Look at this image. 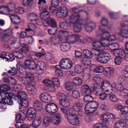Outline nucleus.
Listing matches in <instances>:
<instances>
[{
	"mask_svg": "<svg viewBox=\"0 0 128 128\" xmlns=\"http://www.w3.org/2000/svg\"><path fill=\"white\" fill-rule=\"evenodd\" d=\"M83 106L82 103L76 102L71 108H62L61 110L68 121L71 124L76 125L79 122L78 116L76 114V108L80 109Z\"/></svg>",
	"mask_w": 128,
	"mask_h": 128,
	"instance_id": "nucleus-1",
	"label": "nucleus"
},
{
	"mask_svg": "<svg viewBox=\"0 0 128 128\" xmlns=\"http://www.w3.org/2000/svg\"><path fill=\"white\" fill-rule=\"evenodd\" d=\"M12 53L15 57L18 59H21L23 57L22 54L20 52L12 51Z\"/></svg>",
	"mask_w": 128,
	"mask_h": 128,
	"instance_id": "nucleus-49",
	"label": "nucleus"
},
{
	"mask_svg": "<svg viewBox=\"0 0 128 128\" xmlns=\"http://www.w3.org/2000/svg\"><path fill=\"white\" fill-rule=\"evenodd\" d=\"M25 111L21 110H20V113H18L16 116V119L17 120L23 121L25 118Z\"/></svg>",
	"mask_w": 128,
	"mask_h": 128,
	"instance_id": "nucleus-26",
	"label": "nucleus"
},
{
	"mask_svg": "<svg viewBox=\"0 0 128 128\" xmlns=\"http://www.w3.org/2000/svg\"><path fill=\"white\" fill-rule=\"evenodd\" d=\"M42 119L40 116H36L33 119L32 126L33 128L38 127L41 124Z\"/></svg>",
	"mask_w": 128,
	"mask_h": 128,
	"instance_id": "nucleus-21",
	"label": "nucleus"
},
{
	"mask_svg": "<svg viewBox=\"0 0 128 128\" xmlns=\"http://www.w3.org/2000/svg\"><path fill=\"white\" fill-rule=\"evenodd\" d=\"M93 70L95 73H101L104 71V68L102 66H97Z\"/></svg>",
	"mask_w": 128,
	"mask_h": 128,
	"instance_id": "nucleus-50",
	"label": "nucleus"
},
{
	"mask_svg": "<svg viewBox=\"0 0 128 128\" xmlns=\"http://www.w3.org/2000/svg\"><path fill=\"white\" fill-rule=\"evenodd\" d=\"M0 58H2L4 60L5 59L6 61L9 60L12 61L14 59V57L12 55L5 52H2L0 54Z\"/></svg>",
	"mask_w": 128,
	"mask_h": 128,
	"instance_id": "nucleus-19",
	"label": "nucleus"
},
{
	"mask_svg": "<svg viewBox=\"0 0 128 128\" xmlns=\"http://www.w3.org/2000/svg\"><path fill=\"white\" fill-rule=\"evenodd\" d=\"M12 44L13 47L16 49H18L20 46V43L17 42L16 39H14L12 40Z\"/></svg>",
	"mask_w": 128,
	"mask_h": 128,
	"instance_id": "nucleus-56",
	"label": "nucleus"
},
{
	"mask_svg": "<svg viewBox=\"0 0 128 128\" xmlns=\"http://www.w3.org/2000/svg\"><path fill=\"white\" fill-rule=\"evenodd\" d=\"M27 18L31 21L35 20L38 18L37 15L33 13H28L27 15Z\"/></svg>",
	"mask_w": 128,
	"mask_h": 128,
	"instance_id": "nucleus-37",
	"label": "nucleus"
},
{
	"mask_svg": "<svg viewBox=\"0 0 128 128\" xmlns=\"http://www.w3.org/2000/svg\"><path fill=\"white\" fill-rule=\"evenodd\" d=\"M92 46L94 49L93 51L95 52L94 55L98 56L96 58L97 60L102 64L107 63L110 60V56L109 53L103 51L105 49L104 46H102L93 42Z\"/></svg>",
	"mask_w": 128,
	"mask_h": 128,
	"instance_id": "nucleus-2",
	"label": "nucleus"
},
{
	"mask_svg": "<svg viewBox=\"0 0 128 128\" xmlns=\"http://www.w3.org/2000/svg\"><path fill=\"white\" fill-rule=\"evenodd\" d=\"M119 34L122 37L128 38V30H121Z\"/></svg>",
	"mask_w": 128,
	"mask_h": 128,
	"instance_id": "nucleus-53",
	"label": "nucleus"
},
{
	"mask_svg": "<svg viewBox=\"0 0 128 128\" xmlns=\"http://www.w3.org/2000/svg\"><path fill=\"white\" fill-rule=\"evenodd\" d=\"M46 9H44V10H40L42 12L40 15V18L43 20H46L50 16V14L46 10Z\"/></svg>",
	"mask_w": 128,
	"mask_h": 128,
	"instance_id": "nucleus-22",
	"label": "nucleus"
},
{
	"mask_svg": "<svg viewBox=\"0 0 128 128\" xmlns=\"http://www.w3.org/2000/svg\"><path fill=\"white\" fill-rule=\"evenodd\" d=\"M98 107V104L96 102H91L86 104L84 108L85 111L88 114L94 112Z\"/></svg>",
	"mask_w": 128,
	"mask_h": 128,
	"instance_id": "nucleus-8",
	"label": "nucleus"
},
{
	"mask_svg": "<svg viewBox=\"0 0 128 128\" xmlns=\"http://www.w3.org/2000/svg\"><path fill=\"white\" fill-rule=\"evenodd\" d=\"M26 99H20V101H18L19 106V109L20 108V107H22V106H24L25 107H27L28 106V103Z\"/></svg>",
	"mask_w": 128,
	"mask_h": 128,
	"instance_id": "nucleus-35",
	"label": "nucleus"
},
{
	"mask_svg": "<svg viewBox=\"0 0 128 128\" xmlns=\"http://www.w3.org/2000/svg\"><path fill=\"white\" fill-rule=\"evenodd\" d=\"M5 94H8V96H5V98H2V102L5 104H8L9 105H12L13 104V101L11 100V99L13 98L14 99H17L15 97V94L12 93H8L6 92Z\"/></svg>",
	"mask_w": 128,
	"mask_h": 128,
	"instance_id": "nucleus-12",
	"label": "nucleus"
},
{
	"mask_svg": "<svg viewBox=\"0 0 128 128\" xmlns=\"http://www.w3.org/2000/svg\"><path fill=\"white\" fill-rule=\"evenodd\" d=\"M82 88L83 90L84 91L86 94H89L91 93V91L90 90L89 86L87 84H85L82 86Z\"/></svg>",
	"mask_w": 128,
	"mask_h": 128,
	"instance_id": "nucleus-51",
	"label": "nucleus"
},
{
	"mask_svg": "<svg viewBox=\"0 0 128 128\" xmlns=\"http://www.w3.org/2000/svg\"><path fill=\"white\" fill-rule=\"evenodd\" d=\"M45 90L48 92H54L56 90L55 85L53 83L45 87Z\"/></svg>",
	"mask_w": 128,
	"mask_h": 128,
	"instance_id": "nucleus-41",
	"label": "nucleus"
},
{
	"mask_svg": "<svg viewBox=\"0 0 128 128\" xmlns=\"http://www.w3.org/2000/svg\"><path fill=\"white\" fill-rule=\"evenodd\" d=\"M59 65L61 69L68 70L71 68L73 67V62L68 58H64L61 60Z\"/></svg>",
	"mask_w": 128,
	"mask_h": 128,
	"instance_id": "nucleus-9",
	"label": "nucleus"
},
{
	"mask_svg": "<svg viewBox=\"0 0 128 128\" xmlns=\"http://www.w3.org/2000/svg\"><path fill=\"white\" fill-rule=\"evenodd\" d=\"M108 114L106 113L102 115L100 117V119L102 121L105 123L108 122L109 119L108 117Z\"/></svg>",
	"mask_w": 128,
	"mask_h": 128,
	"instance_id": "nucleus-52",
	"label": "nucleus"
},
{
	"mask_svg": "<svg viewBox=\"0 0 128 128\" xmlns=\"http://www.w3.org/2000/svg\"><path fill=\"white\" fill-rule=\"evenodd\" d=\"M114 88L118 92L120 97L126 98L128 97V88L124 87L122 83L116 84Z\"/></svg>",
	"mask_w": 128,
	"mask_h": 128,
	"instance_id": "nucleus-7",
	"label": "nucleus"
},
{
	"mask_svg": "<svg viewBox=\"0 0 128 128\" xmlns=\"http://www.w3.org/2000/svg\"><path fill=\"white\" fill-rule=\"evenodd\" d=\"M10 87L6 84H2L0 86V90H10Z\"/></svg>",
	"mask_w": 128,
	"mask_h": 128,
	"instance_id": "nucleus-63",
	"label": "nucleus"
},
{
	"mask_svg": "<svg viewBox=\"0 0 128 128\" xmlns=\"http://www.w3.org/2000/svg\"><path fill=\"white\" fill-rule=\"evenodd\" d=\"M83 69L82 66L79 64L76 65L74 69L75 72L78 74H80L83 71Z\"/></svg>",
	"mask_w": 128,
	"mask_h": 128,
	"instance_id": "nucleus-47",
	"label": "nucleus"
},
{
	"mask_svg": "<svg viewBox=\"0 0 128 128\" xmlns=\"http://www.w3.org/2000/svg\"><path fill=\"white\" fill-rule=\"evenodd\" d=\"M93 128H108V127L106 124L99 123L95 124Z\"/></svg>",
	"mask_w": 128,
	"mask_h": 128,
	"instance_id": "nucleus-64",
	"label": "nucleus"
},
{
	"mask_svg": "<svg viewBox=\"0 0 128 128\" xmlns=\"http://www.w3.org/2000/svg\"><path fill=\"white\" fill-rule=\"evenodd\" d=\"M56 14L59 18H64L68 15L67 9L65 7H59L58 8Z\"/></svg>",
	"mask_w": 128,
	"mask_h": 128,
	"instance_id": "nucleus-11",
	"label": "nucleus"
},
{
	"mask_svg": "<svg viewBox=\"0 0 128 128\" xmlns=\"http://www.w3.org/2000/svg\"><path fill=\"white\" fill-rule=\"evenodd\" d=\"M17 70H19L22 74H24L26 72V70L25 67L23 65L18 64L17 65Z\"/></svg>",
	"mask_w": 128,
	"mask_h": 128,
	"instance_id": "nucleus-38",
	"label": "nucleus"
},
{
	"mask_svg": "<svg viewBox=\"0 0 128 128\" xmlns=\"http://www.w3.org/2000/svg\"><path fill=\"white\" fill-rule=\"evenodd\" d=\"M93 82L96 84L101 83L103 90L107 92H109L108 94L112 92V87L110 82L108 80L104 81L102 78L99 76H94L92 78Z\"/></svg>",
	"mask_w": 128,
	"mask_h": 128,
	"instance_id": "nucleus-4",
	"label": "nucleus"
},
{
	"mask_svg": "<svg viewBox=\"0 0 128 128\" xmlns=\"http://www.w3.org/2000/svg\"><path fill=\"white\" fill-rule=\"evenodd\" d=\"M59 103L61 106L65 107H68L70 105L69 101L67 98L66 97L62 101L60 102Z\"/></svg>",
	"mask_w": 128,
	"mask_h": 128,
	"instance_id": "nucleus-40",
	"label": "nucleus"
},
{
	"mask_svg": "<svg viewBox=\"0 0 128 128\" xmlns=\"http://www.w3.org/2000/svg\"><path fill=\"white\" fill-rule=\"evenodd\" d=\"M4 32L3 35L0 37L1 40L3 41H4V40L10 36L12 33V30L11 29H7L4 30Z\"/></svg>",
	"mask_w": 128,
	"mask_h": 128,
	"instance_id": "nucleus-32",
	"label": "nucleus"
},
{
	"mask_svg": "<svg viewBox=\"0 0 128 128\" xmlns=\"http://www.w3.org/2000/svg\"><path fill=\"white\" fill-rule=\"evenodd\" d=\"M114 69L111 67L106 68L104 70V75L107 77H109L114 73Z\"/></svg>",
	"mask_w": 128,
	"mask_h": 128,
	"instance_id": "nucleus-30",
	"label": "nucleus"
},
{
	"mask_svg": "<svg viewBox=\"0 0 128 128\" xmlns=\"http://www.w3.org/2000/svg\"><path fill=\"white\" fill-rule=\"evenodd\" d=\"M68 42H62L60 44V48L63 51H66L69 50L71 48V46Z\"/></svg>",
	"mask_w": 128,
	"mask_h": 128,
	"instance_id": "nucleus-27",
	"label": "nucleus"
},
{
	"mask_svg": "<svg viewBox=\"0 0 128 128\" xmlns=\"http://www.w3.org/2000/svg\"><path fill=\"white\" fill-rule=\"evenodd\" d=\"M40 100L44 102H48L51 100V97L49 94L47 92H44L40 94Z\"/></svg>",
	"mask_w": 128,
	"mask_h": 128,
	"instance_id": "nucleus-17",
	"label": "nucleus"
},
{
	"mask_svg": "<svg viewBox=\"0 0 128 128\" xmlns=\"http://www.w3.org/2000/svg\"><path fill=\"white\" fill-rule=\"evenodd\" d=\"M22 47L21 48V50L24 53L28 52L29 50V47L27 45L23 44H22Z\"/></svg>",
	"mask_w": 128,
	"mask_h": 128,
	"instance_id": "nucleus-59",
	"label": "nucleus"
},
{
	"mask_svg": "<svg viewBox=\"0 0 128 128\" xmlns=\"http://www.w3.org/2000/svg\"><path fill=\"white\" fill-rule=\"evenodd\" d=\"M101 26H99V30L101 31L102 33L100 35V39L98 41L94 40L93 42L101 46H104V47L108 45V42L115 40L117 39V37L114 35L108 34V31L105 30L104 29L102 28Z\"/></svg>",
	"mask_w": 128,
	"mask_h": 128,
	"instance_id": "nucleus-3",
	"label": "nucleus"
},
{
	"mask_svg": "<svg viewBox=\"0 0 128 128\" xmlns=\"http://www.w3.org/2000/svg\"><path fill=\"white\" fill-rule=\"evenodd\" d=\"M24 64L28 68L34 70L37 68V64L35 62L32 60H27L24 62Z\"/></svg>",
	"mask_w": 128,
	"mask_h": 128,
	"instance_id": "nucleus-18",
	"label": "nucleus"
},
{
	"mask_svg": "<svg viewBox=\"0 0 128 128\" xmlns=\"http://www.w3.org/2000/svg\"><path fill=\"white\" fill-rule=\"evenodd\" d=\"M91 86L93 88L94 91L96 92L95 94L96 95H97L102 90H103V92H106L103 90L102 86L101 87L100 85L98 84H91Z\"/></svg>",
	"mask_w": 128,
	"mask_h": 128,
	"instance_id": "nucleus-20",
	"label": "nucleus"
},
{
	"mask_svg": "<svg viewBox=\"0 0 128 128\" xmlns=\"http://www.w3.org/2000/svg\"><path fill=\"white\" fill-rule=\"evenodd\" d=\"M16 98H18V101H20V99H27V96L26 93L24 91H20L18 92L17 93V96L15 95Z\"/></svg>",
	"mask_w": 128,
	"mask_h": 128,
	"instance_id": "nucleus-29",
	"label": "nucleus"
},
{
	"mask_svg": "<svg viewBox=\"0 0 128 128\" xmlns=\"http://www.w3.org/2000/svg\"><path fill=\"white\" fill-rule=\"evenodd\" d=\"M26 80L29 82L28 83L26 86V89L28 93L33 95L36 93V90L35 86L32 84V82L34 78V74L31 73H28L26 76Z\"/></svg>",
	"mask_w": 128,
	"mask_h": 128,
	"instance_id": "nucleus-5",
	"label": "nucleus"
},
{
	"mask_svg": "<svg viewBox=\"0 0 128 128\" xmlns=\"http://www.w3.org/2000/svg\"><path fill=\"white\" fill-rule=\"evenodd\" d=\"M80 61L83 64L86 66H88L90 64L91 61L88 58H82L80 60Z\"/></svg>",
	"mask_w": 128,
	"mask_h": 128,
	"instance_id": "nucleus-48",
	"label": "nucleus"
},
{
	"mask_svg": "<svg viewBox=\"0 0 128 128\" xmlns=\"http://www.w3.org/2000/svg\"><path fill=\"white\" fill-rule=\"evenodd\" d=\"M69 21L68 23L69 24H75L83 22L84 20L82 19L79 14H74L70 16L69 18Z\"/></svg>",
	"mask_w": 128,
	"mask_h": 128,
	"instance_id": "nucleus-10",
	"label": "nucleus"
},
{
	"mask_svg": "<svg viewBox=\"0 0 128 128\" xmlns=\"http://www.w3.org/2000/svg\"><path fill=\"white\" fill-rule=\"evenodd\" d=\"M66 98L64 94L61 92H58L57 94V98L60 102L62 101Z\"/></svg>",
	"mask_w": 128,
	"mask_h": 128,
	"instance_id": "nucleus-58",
	"label": "nucleus"
},
{
	"mask_svg": "<svg viewBox=\"0 0 128 128\" xmlns=\"http://www.w3.org/2000/svg\"><path fill=\"white\" fill-rule=\"evenodd\" d=\"M37 67H39V72L40 74H42L46 68V65L44 62L42 61H39L37 64Z\"/></svg>",
	"mask_w": 128,
	"mask_h": 128,
	"instance_id": "nucleus-24",
	"label": "nucleus"
},
{
	"mask_svg": "<svg viewBox=\"0 0 128 128\" xmlns=\"http://www.w3.org/2000/svg\"><path fill=\"white\" fill-rule=\"evenodd\" d=\"M38 4L39 5L40 10H44L46 9L48 7V6L46 4L45 0H39Z\"/></svg>",
	"mask_w": 128,
	"mask_h": 128,
	"instance_id": "nucleus-28",
	"label": "nucleus"
},
{
	"mask_svg": "<svg viewBox=\"0 0 128 128\" xmlns=\"http://www.w3.org/2000/svg\"><path fill=\"white\" fill-rule=\"evenodd\" d=\"M17 70L15 68L13 67L11 68V70H8L7 72H4L3 74H5L8 75L13 76L17 73Z\"/></svg>",
	"mask_w": 128,
	"mask_h": 128,
	"instance_id": "nucleus-44",
	"label": "nucleus"
},
{
	"mask_svg": "<svg viewBox=\"0 0 128 128\" xmlns=\"http://www.w3.org/2000/svg\"><path fill=\"white\" fill-rule=\"evenodd\" d=\"M85 30L87 32H90L95 29L96 25L94 22L90 21L84 24Z\"/></svg>",
	"mask_w": 128,
	"mask_h": 128,
	"instance_id": "nucleus-15",
	"label": "nucleus"
},
{
	"mask_svg": "<svg viewBox=\"0 0 128 128\" xmlns=\"http://www.w3.org/2000/svg\"><path fill=\"white\" fill-rule=\"evenodd\" d=\"M10 17L12 22L15 24H18L20 22V18L16 14H11L10 16Z\"/></svg>",
	"mask_w": 128,
	"mask_h": 128,
	"instance_id": "nucleus-23",
	"label": "nucleus"
},
{
	"mask_svg": "<svg viewBox=\"0 0 128 128\" xmlns=\"http://www.w3.org/2000/svg\"><path fill=\"white\" fill-rule=\"evenodd\" d=\"M51 120V119L50 117L49 116H46L44 118L43 124L45 126H48Z\"/></svg>",
	"mask_w": 128,
	"mask_h": 128,
	"instance_id": "nucleus-43",
	"label": "nucleus"
},
{
	"mask_svg": "<svg viewBox=\"0 0 128 128\" xmlns=\"http://www.w3.org/2000/svg\"><path fill=\"white\" fill-rule=\"evenodd\" d=\"M93 49L92 50V52L88 50H83V53L86 58H91L93 55H94L95 52L93 51L94 50V49Z\"/></svg>",
	"mask_w": 128,
	"mask_h": 128,
	"instance_id": "nucleus-33",
	"label": "nucleus"
},
{
	"mask_svg": "<svg viewBox=\"0 0 128 128\" xmlns=\"http://www.w3.org/2000/svg\"><path fill=\"white\" fill-rule=\"evenodd\" d=\"M10 11V8L7 5L6 6H2L0 7V14L8 15Z\"/></svg>",
	"mask_w": 128,
	"mask_h": 128,
	"instance_id": "nucleus-31",
	"label": "nucleus"
},
{
	"mask_svg": "<svg viewBox=\"0 0 128 128\" xmlns=\"http://www.w3.org/2000/svg\"><path fill=\"white\" fill-rule=\"evenodd\" d=\"M36 114V110L34 108H31L27 110L26 116L28 120H32L34 118Z\"/></svg>",
	"mask_w": 128,
	"mask_h": 128,
	"instance_id": "nucleus-14",
	"label": "nucleus"
},
{
	"mask_svg": "<svg viewBox=\"0 0 128 128\" xmlns=\"http://www.w3.org/2000/svg\"><path fill=\"white\" fill-rule=\"evenodd\" d=\"M46 110L49 113H54L58 110L57 105L53 103L48 104L46 106Z\"/></svg>",
	"mask_w": 128,
	"mask_h": 128,
	"instance_id": "nucleus-13",
	"label": "nucleus"
},
{
	"mask_svg": "<svg viewBox=\"0 0 128 128\" xmlns=\"http://www.w3.org/2000/svg\"><path fill=\"white\" fill-rule=\"evenodd\" d=\"M68 39L70 43H74L78 42L84 44L87 41V39L84 36L78 34H71Z\"/></svg>",
	"mask_w": 128,
	"mask_h": 128,
	"instance_id": "nucleus-6",
	"label": "nucleus"
},
{
	"mask_svg": "<svg viewBox=\"0 0 128 128\" xmlns=\"http://www.w3.org/2000/svg\"><path fill=\"white\" fill-rule=\"evenodd\" d=\"M14 11L16 13L22 14L24 12L25 10L24 8L21 6H18L14 10Z\"/></svg>",
	"mask_w": 128,
	"mask_h": 128,
	"instance_id": "nucleus-55",
	"label": "nucleus"
},
{
	"mask_svg": "<svg viewBox=\"0 0 128 128\" xmlns=\"http://www.w3.org/2000/svg\"><path fill=\"white\" fill-rule=\"evenodd\" d=\"M82 80L79 77L74 78L72 80V83L74 86L80 85L82 84Z\"/></svg>",
	"mask_w": 128,
	"mask_h": 128,
	"instance_id": "nucleus-36",
	"label": "nucleus"
},
{
	"mask_svg": "<svg viewBox=\"0 0 128 128\" xmlns=\"http://www.w3.org/2000/svg\"><path fill=\"white\" fill-rule=\"evenodd\" d=\"M54 68L56 69L55 71L57 76H61L63 75V72L62 71L59 69L60 67L59 65L55 66Z\"/></svg>",
	"mask_w": 128,
	"mask_h": 128,
	"instance_id": "nucleus-45",
	"label": "nucleus"
},
{
	"mask_svg": "<svg viewBox=\"0 0 128 128\" xmlns=\"http://www.w3.org/2000/svg\"><path fill=\"white\" fill-rule=\"evenodd\" d=\"M60 32L64 38H65L66 40L70 43V40L68 38L70 35L68 36V32L66 31L61 30Z\"/></svg>",
	"mask_w": 128,
	"mask_h": 128,
	"instance_id": "nucleus-46",
	"label": "nucleus"
},
{
	"mask_svg": "<svg viewBox=\"0 0 128 128\" xmlns=\"http://www.w3.org/2000/svg\"><path fill=\"white\" fill-rule=\"evenodd\" d=\"M32 0H23L22 5L24 6H30Z\"/></svg>",
	"mask_w": 128,
	"mask_h": 128,
	"instance_id": "nucleus-62",
	"label": "nucleus"
},
{
	"mask_svg": "<svg viewBox=\"0 0 128 128\" xmlns=\"http://www.w3.org/2000/svg\"><path fill=\"white\" fill-rule=\"evenodd\" d=\"M100 23L102 25H100L98 26H101L102 27V28H104L103 26H106L108 23V20L104 17H103L100 20Z\"/></svg>",
	"mask_w": 128,
	"mask_h": 128,
	"instance_id": "nucleus-54",
	"label": "nucleus"
},
{
	"mask_svg": "<svg viewBox=\"0 0 128 128\" xmlns=\"http://www.w3.org/2000/svg\"><path fill=\"white\" fill-rule=\"evenodd\" d=\"M28 26L29 27L28 28L25 29L26 31H29L32 30H35L36 28V27L35 25L31 23H30L28 24Z\"/></svg>",
	"mask_w": 128,
	"mask_h": 128,
	"instance_id": "nucleus-60",
	"label": "nucleus"
},
{
	"mask_svg": "<svg viewBox=\"0 0 128 128\" xmlns=\"http://www.w3.org/2000/svg\"><path fill=\"white\" fill-rule=\"evenodd\" d=\"M126 49L125 50H124L121 48L114 49L112 50L111 52L112 54L114 56L119 55L124 57L126 56V52H127L126 50Z\"/></svg>",
	"mask_w": 128,
	"mask_h": 128,
	"instance_id": "nucleus-16",
	"label": "nucleus"
},
{
	"mask_svg": "<svg viewBox=\"0 0 128 128\" xmlns=\"http://www.w3.org/2000/svg\"><path fill=\"white\" fill-rule=\"evenodd\" d=\"M82 24V22H80L78 23V24H73L74 30L75 32H79L81 30L82 28L81 24Z\"/></svg>",
	"mask_w": 128,
	"mask_h": 128,
	"instance_id": "nucleus-42",
	"label": "nucleus"
},
{
	"mask_svg": "<svg viewBox=\"0 0 128 128\" xmlns=\"http://www.w3.org/2000/svg\"><path fill=\"white\" fill-rule=\"evenodd\" d=\"M128 124L126 122L118 121L114 124V128H127Z\"/></svg>",
	"mask_w": 128,
	"mask_h": 128,
	"instance_id": "nucleus-25",
	"label": "nucleus"
},
{
	"mask_svg": "<svg viewBox=\"0 0 128 128\" xmlns=\"http://www.w3.org/2000/svg\"><path fill=\"white\" fill-rule=\"evenodd\" d=\"M109 48L111 50H112L114 49H118L117 48L120 47V45L118 43L114 42L112 43L109 45H108Z\"/></svg>",
	"mask_w": 128,
	"mask_h": 128,
	"instance_id": "nucleus-61",
	"label": "nucleus"
},
{
	"mask_svg": "<svg viewBox=\"0 0 128 128\" xmlns=\"http://www.w3.org/2000/svg\"><path fill=\"white\" fill-rule=\"evenodd\" d=\"M93 98L92 96L88 94L85 95L84 98V101L86 102H91L93 100Z\"/></svg>",
	"mask_w": 128,
	"mask_h": 128,
	"instance_id": "nucleus-57",
	"label": "nucleus"
},
{
	"mask_svg": "<svg viewBox=\"0 0 128 128\" xmlns=\"http://www.w3.org/2000/svg\"><path fill=\"white\" fill-rule=\"evenodd\" d=\"M74 84L72 83L69 82H66L64 86L65 88L68 91L71 90L74 88Z\"/></svg>",
	"mask_w": 128,
	"mask_h": 128,
	"instance_id": "nucleus-39",
	"label": "nucleus"
},
{
	"mask_svg": "<svg viewBox=\"0 0 128 128\" xmlns=\"http://www.w3.org/2000/svg\"><path fill=\"white\" fill-rule=\"evenodd\" d=\"M62 118V116L60 114H56L53 120V123L55 125L59 124Z\"/></svg>",
	"mask_w": 128,
	"mask_h": 128,
	"instance_id": "nucleus-34",
	"label": "nucleus"
}]
</instances>
